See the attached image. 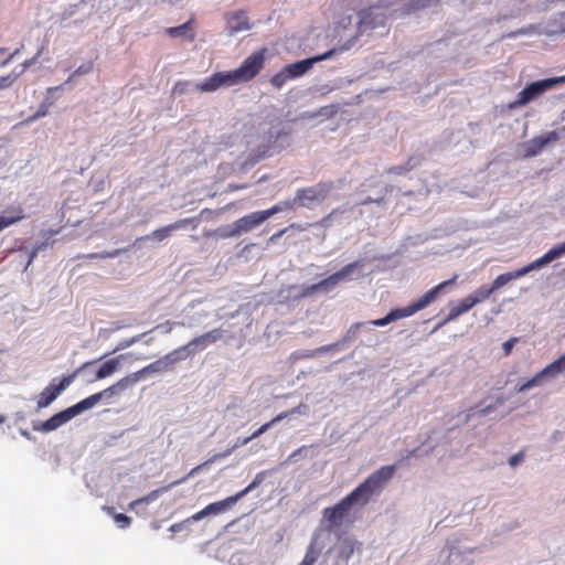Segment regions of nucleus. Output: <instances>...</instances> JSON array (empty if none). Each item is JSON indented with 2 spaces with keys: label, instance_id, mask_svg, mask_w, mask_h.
Instances as JSON below:
<instances>
[{
  "label": "nucleus",
  "instance_id": "25",
  "mask_svg": "<svg viewBox=\"0 0 565 565\" xmlns=\"http://www.w3.org/2000/svg\"><path fill=\"white\" fill-rule=\"evenodd\" d=\"M264 222L265 221L259 211L252 212L235 221L241 235L253 231Z\"/></svg>",
  "mask_w": 565,
  "mask_h": 565
},
{
  "label": "nucleus",
  "instance_id": "27",
  "mask_svg": "<svg viewBox=\"0 0 565 565\" xmlns=\"http://www.w3.org/2000/svg\"><path fill=\"white\" fill-rule=\"evenodd\" d=\"M529 273H531V270H530L529 266L526 265L520 269L499 275L492 281V284L490 286H491V288H493V291H495V290L500 289L501 287L505 286L507 284H509L510 281H512L514 279H519V278L527 275Z\"/></svg>",
  "mask_w": 565,
  "mask_h": 565
},
{
  "label": "nucleus",
  "instance_id": "5",
  "mask_svg": "<svg viewBox=\"0 0 565 565\" xmlns=\"http://www.w3.org/2000/svg\"><path fill=\"white\" fill-rule=\"evenodd\" d=\"M367 502V497H344L333 508H327L323 511L324 519L330 523V526H341L347 522H353L354 515L351 510L355 504L363 505Z\"/></svg>",
  "mask_w": 565,
  "mask_h": 565
},
{
  "label": "nucleus",
  "instance_id": "10",
  "mask_svg": "<svg viewBox=\"0 0 565 565\" xmlns=\"http://www.w3.org/2000/svg\"><path fill=\"white\" fill-rule=\"evenodd\" d=\"M509 399L504 394L495 396H487L480 401L477 405L469 407L466 412L458 415L459 420L462 424L469 423L475 417H486L491 415L498 409L499 406L503 405Z\"/></svg>",
  "mask_w": 565,
  "mask_h": 565
},
{
  "label": "nucleus",
  "instance_id": "63",
  "mask_svg": "<svg viewBox=\"0 0 565 565\" xmlns=\"http://www.w3.org/2000/svg\"><path fill=\"white\" fill-rule=\"evenodd\" d=\"M114 520L117 523V525L121 529H125L130 524V518L122 513L115 514Z\"/></svg>",
  "mask_w": 565,
  "mask_h": 565
},
{
  "label": "nucleus",
  "instance_id": "28",
  "mask_svg": "<svg viewBox=\"0 0 565 565\" xmlns=\"http://www.w3.org/2000/svg\"><path fill=\"white\" fill-rule=\"evenodd\" d=\"M193 356L188 343L170 351L169 353L164 354L163 361L166 362V365L168 369H170L173 364L185 361L186 359Z\"/></svg>",
  "mask_w": 565,
  "mask_h": 565
},
{
  "label": "nucleus",
  "instance_id": "61",
  "mask_svg": "<svg viewBox=\"0 0 565 565\" xmlns=\"http://www.w3.org/2000/svg\"><path fill=\"white\" fill-rule=\"evenodd\" d=\"M174 327H178V323H175V321L171 322V321H166L164 323L162 324H159L157 327H154L153 329H151V333L156 330H160L162 333H169L172 331V329Z\"/></svg>",
  "mask_w": 565,
  "mask_h": 565
},
{
  "label": "nucleus",
  "instance_id": "36",
  "mask_svg": "<svg viewBox=\"0 0 565 565\" xmlns=\"http://www.w3.org/2000/svg\"><path fill=\"white\" fill-rule=\"evenodd\" d=\"M192 20L184 22L181 25L172 26L167 30V33L172 38H188L190 40L194 39V32L192 30Z\"/></svg>",
  "mask_w": 565,
  "mask_h": 565
},
{
  "label": "nucleus",
  "instance_id": "56",
  "mask_svg": "<svg viewBox=\"0 0 565 565\" xmlns=\"http://www.w3.org/2000/svg\"><path fill=\"white\" fill-rule=\"evenodd\" d=\"M319 553L310 545L306 552V555L299 565H313L318 559Z\"/></svg>",
  "mask_w": 565,
  "mask_h": 565
},
{
  "label": "nucleus",
  "instance_id": "39",
  "mask_svg": "<svg viewBox=\"0 0 565 565\" xmlns=\"http://www.w3.org/2000/svg\"><path fill=\"white\" fill-rule=\"evenodd\" d=\"M51 99H52V94L46 93L45 100L38 107L36 111L33 115L29 116L24 120V124L30 125V124L34 122L35 120L46 116L49 114V107L53 103Z\"/></svg>",
  "mask_w": 565,
  "mask_h": 565
},
{
  "label": "nucleus",
  "instance_id": "34",
  "mask_svg": "<svg viewBox=\"0 0 565 565\" xmlns=\"http://www.w3.org/2000/svg\"><path fill=\"white\" fill-rule=\"evenodd\" d=\"M395 189L394 185H385L382 190H381V193L380 195H377L376 198H372V196H362L360 198L355 205H366V204H370V203H375L377 205H382V204H385L386 203V195L391 192H393V190Z\"/></svg>",
  "mask_w": 565,
  "mask_h": 565
},
{
  "label": "nucleus",
  "instance_id": "59",
  "mask_svg": "<svg viewBox=\"0 0 565 565\" xmlns=\"http://www.w3.org/2000/svg\"><path fill=\"white\" fill-rule=\"evenodd\" d=\"M154 497H139L137 500L130 502L129 507L132 510L146 508Z\"/></svg>",
  "mask_w": 565,
  "mask_h": 565
},
{
  "label": "nucleus",
  "instance_id": "23",
  "mask_svg": "<svg viewBox=\"0 0 565 565\" xmlns=\"http://www.w3.org/2000/svg\"><path fill=\"white\" fill-rule=\"evenodd\" d=\"M73 418L74 416L70 407L54 414L52 417L43 422L42 428L44 429V434L51 433L60 428L61 426L65 425Z\"/></svg>",
  "mask_w": 565,
  "mask_h": 565
},
{
  "label": "nucleus",
  "instance_id": "30",
  "mask_svg": "<svg viewBox=\"0 0 565 565\" xmlns=\"http://www.w3.org/2000/svg\"><path fill=\"white\" fill-rule=\"evenodd\" d=\"M100 402V395H97V393L79 401L78 403L70 406V409L74 417L78 416L79 414L93 408Z\"/></svg>",
  "mask_w": 565,
  "mask_h": 565
},
{
  "label": "nucleus",
  "instance_id": "45",
  "mask_svg": "<svg viewBox=\"0 0 565 565\" xmlns=\"http://www.w3.org/2000/svg\"><path fill=\"white\" fill-rule=\"evenodd\" d=\"M215 233L216 236L220 238H231L241 236L238 228L236 227L235 221L231 224L218 227Z\"/></svg>",
  "mask_w": 565,
  "mask_h": 565
},
{
  "label": "nucleus",
  "instance_id": "22",
  "mask_svg": "<svg viewBox=\"0 0 565 565\" xmlns=\"http://www.w3.org/2000/svg\"><path fill=\"white\" fill-rule=\"evenodd\" d=\"M253 439L250 438V436L248 437H237L235 443L233 444L232 447L227 448L226 450H224L223 452H218V454H215L214 456H212L210 459H207L205 462H203L202 465H199L196 467H194L189 476L195 473L196 471H199L200 469H202L203 467H206L209 466L210 463L216 461V460H220V459H224V458H227L228 456L232 455V452L239 448V447H243L245 445H247L249 441H252Z\"/></svg>",
  "mask_w": 565,
  "mask_h": 565
},
{
  "label": "nucleus",
  "instance_id": "26",
  "mask_svg": "<svg viewBox=\"0 0 565 565\" xmlns=\"http://www.w3.org/2000/svg\"><path fill=\"white\" fill-rule=\"evenodd\" d=\"M377 321H379V319L370 320V321H365V322L353 323L347 331L345 335L341 340H338V341L343 342V349H345L349 343H351L352 341H354L356 339V335L360 332V330L363 329L366 331H371L373 327H385L386 326V324H376Z\"/></svg>",
  "mask_w": 565,
  "mask_h": 565
},
{
  "label": "nucleus",
  "instance_id": "50",
  "mask_svg": "<svg viewBox=\"0 0 565 565\" xmlns=\"http://www.w3.org/2000/svg\"><path fill=\"white\" fill-rule=\"evenodd\" d=\"M126 249H121V248H117V249H113V250H103V252H98V253L87 254V255H85V257L90 258V259L115 258V257L119 256Z\"/></svg>",
  "mask_w": 565,
  "mask_h": 565
},
{
  "label": "nucleus",
  "instance_id": "54",
  "mask_svg": "<svg viewBox=\"0 0 565 565\" xmlns=\"http://www.w3.org/2000/svg\"><path fill=\"white\" fill-rule=\"evenodd\" d=\"M52 243L50 242V237H47L46 239L42 241V242H38L33 249L31 250V253L29 254V259H28V263L25 265V269L29 267V265L32 263V260L34 259V257L42 250H45Z\"/></svg>",
  "mask_w": 565,
  "mask_h": 565
},
{
  "label": "nucleus",
  "instance_id": "6",
  "mask_svg": "<svg viewBox=\"0 0 565 565\" xmlns=\"http://www.w3.org/2000/svg\"><path fill=\"white\" fill-rule=\"evenodd\" d=\"M97 361H87L83 363L73 374L64 376L57 384L55 380L52 381L39 395L36 398L38 408L42 409L50 406L61 394L65 391L74 381L75 376L79 373L86 371L90 365L95 364Z\"/></svg>",
  "mask_w": 565,
  "mask_h": 565
},
{
  "label": "nucleus",
  "instance_id": "51",
  "mask_svg": "<svg viewBox=\"0 0 565 565\" xmlns=\"http://www.w3.org/2000/svg\"><path fill=\"white\" fill-rule=\"evenodd\" d=\"M289 74L286 71V67L284 66L277 74H275L270 78V83L276 88H281L288 81L291 79V77L288 76Z\"/></svg>",
  "mask_w": 565,
  "mask_h": 565
},
{
  "label": "nucleus",
  "instance_id": "20",
  "mask_svg": "<svg viewBox=\"0 0 565 565\" xmlns=\"http://www.w3.org/2000/svg\"><path fill=\"white\" fill-rule=\"evenodd\" d=\"M365 260H354L335 271L341 282L353 281L364 275Z\"/></svg>",
  "mask_w": 565,
  "mask_h": 565
},
{
  "label": "nucleus",
  "instance_id": "38",
  "mask_svg": "<svg viewBox=\"0 0 565 565\" xmlns=\"http://www.w3.org/2000/svg\"><path fill=\"white\" fill-rule=\"evenodd\" d=\"M168 366L166 365V362L163 361V358H159L158 360L153 361L152 363L146 365L141 370L138 371V374L140 379H142L147 374H154V373H162L168 371Z\"/></svg>",
  "mask_w": 565,
  "mask_h": 565
},
{
  "label": "nucleus",
  "instance_id": "32",
  "mask_svg": "<svg viewBox=\"0 0 565 565\" xmlns=\"http://www.w3.org/2000/svg\"><path fill=\"white\" fill-rule=\"evenodd\" d=\"M472 307L475 306L472 305L470 298L468 296L465 297L457 305L449 309V312L444 322L446 323L457 319L459 316L468 312Z\"/></svg>",
  "mask_w": 565,
  "mask_h": 565
},
{
  "label": "nucleus",
  "instance_id": "41",
  "mask_svg": "<svg viewBox=\"0 0 565 565\" xmlns=\"http://www.w3.org/2000/svg\"><path fill=\"white\" fill-rule=\"evenodd\" d=\"M493 288L488 285L480 286L477 290L468 295L473 306L484 301L493 294Z\"/></svg>",
  "mask_w": 565,
  "mask_h": 565
},
{
  "label": "nucleus",
  "instance_id": "53",
  "mask_svg": "<svg viewBox=\"0 0 565 565\" xmlns=\"http://www.w3.org/2000/svg\"><path fill=\"white\" fill-rule=\"evenodd\" d=\"M343 350V342H334L330 344L322 345L320 348H317L313 350L315 358L319 356L320 354L330 353V352H337Z\"/></svg>",
  "mask_w": 565,
  "mask_h": 565
},
{
  "label": "nucleus",
  "instance_id": "46",
  "mask_svg": "<svg viewBox=\"0 0 565 565\" xmlns=\"http://www.w3.org/2000/svg\"><path fill=\"white\" fill-rule=\"evenodd\" d=\"M215 233L216 236L220 238H231L241 236L238 228L236 227L235 221L231 224L218 227Z\"/></svg>",
  "mask_w": 565,
  "mask_h": 565
},
{
  "label": "nucleus",
  "instance_id": "11",
  "mask_svg": "<svg viewBox=\"0 0 565 565\" xmlns=\"http://www.w3.org/2000/svg\"><path fill=\"white\" fill-rule=\"evenodd\" d=\"M189 225H191L192 228L195 230L199 225V218L198 217H188V218L178 220L174 223H171L167 226L154 230L152 233H150L148 235L137 237L134 241L132 246L136 248H141L142 243H145L147 241L162 242L166 238H168L174 231L185 228Z\"/></svg>",
  "mask_w": 565,
  "mask_h": 565
},
{
  "label": "nucleus",
  "instance_id": "52",
  "mask_svg": "<svg viewBox=\"0 0 565 565\" xmlns=\"http://www.w3.org/2000/svg\"><path fill=\"white\" fill-rule=\"evenodd\" d=\"M267 476V471H262L257 473L255 479L245 489L238 491L236 494L243 495L247 494L250 491H254L257 488V486L260 484L266 479Z\"/></svg>",
  "mask_w": 565,
  "mask_h": 565
},
{
  "label": "nucleus",
  "instance_id": "17",
  "mask_svg": "<svg viewBox=\"0 0 565 565\" xmlns=\"http://www.w3.org/2000/svg\"><path fill=\"white\" fill-rule=\"evenodd\" d=\"M241 497H226L224 500L214 502L192 515V520L198 521L209 515H217L231 510Z\"/></svg>",
  "mask_w": 565,
  "mask_h": 565
},
{
  "label": "nucleus",
  "instance_id": "40",
  "mask_svg": "<svg viewBox=\"0 0 565 565\" xmlns=\"http://www.w3.org/2000/svg\"><path fill=\"white\" fill-rule=\"evenodd\" d=\"M150 333H151V331H147V332H143L141 334H137V335H135V337H132L130 339L121 340L120 342H118V344L115 347V349L111 352L104 354L100 359H104V358H106L107 355H109L111 353H115V352H118V351H122L125 349L130 348L135 343L143 340Z\"/></svg>",
  "mask_w": 565,
  "mask_h": 565
},
{
  "label": "nucleus",
  "instance_id": "13",
  "mask_svg": "<svg viewBox=\"0 0 565 565\" xmlns=\"http://www.w3.org/2000/svg\"><path fill=\"white\" fill-rule=\"evenodd\" d=\"M309 411H310L309 406L307 404H305V403H301L298 406H296V407H294V408H291L289 411L279 413L271 420H269L268 423H265L258 429H256L250 435V438L252 439L258 438L259 436H262L263 434L268 431L271 427H274L277 423H279V422L284 420V419H291L296 415L308 416L309 415Z\"/></svg>",
  "mask_w": 565,
  "mask_h": 565
},
{
  "label": "nucleus",
  "instance_id": "3",
  "mask_svg": "<svg viewBox=\"0 0 565 565\" xmlns=\"http://www.w3.org/2000/svg\"><path fill=\"white\" fill-rule=\"evenodd\" d=\"M456 279L457 276H454L451 279L438 284L437 286L425 292L423 296H420L417 300H415L414 302L404 308L392 309L385 317L380 318L376 324H390L391 322H394L402 318L411 317L417 311L425 309L433 301H435L439 295L446 292V289L452 286Z\"/></svg>",
  "mask_w": 565,
  "mask_h": 565
},
{
  "label": "nucleus",
  "instance_id": "29",
  "mask_svg": "<svg viewBox=\"0 0 565 565\" xmlns=\"http://www.w3.org/2000/svg\"><path fill=\"white\" fill-rule=\"evenodd\" d=\"M24 217L23 210L14 206L0 213V232Z\"/></svg>",
  "mask_w": 565,
  "mask_h": 565
},
{
  "label": "nucleus",
  "instance_id": "9",
  "mask_svg": "<svg viewBox=\"0 0 565 565\" xmlns=\"http://www.w3.org/2000/svg\"><path fill=\"white\" fill-rule=\"evenodd\" d=\"M509 399L504 394L495 396H487L480 401L477 405L469 407L466 412L458 415L459 420L462 424L469 423L475 417H486L491 415L498 409L499 406L503 405Z\"/></svg>",
  "mask_w": 565,
  "mask_h": 565
},
{
  "label": "nucleus",
  "instance_id": "12",
  "mask_svg": "<svg viewBox=\"0 0 565 565\" xmlns=\"http://www.w3.org/2000/svg\"><path fill=\"white\" fill-rule=\"evenodd\" d=\"M335 52H337L335 49H331L322 54H318V55L285 65L286 71L289 74L288 76L291 77V79L301 77L309 70H311L316 63L330 58L331 56H333L335 54Z\"/></svg>",
  "mask_w": 565,
  "mask_h": 565
},
{
  "label": "nucleus",
  "instance_id": "33",
  "mask_svg": "<svg viewBox=\"0 0 565 565\" xmlns=\"http://www.w3.org/2000/svg\"><path fill=\"white\" fill-rule=\"evenodd\" d=\"M562 373H565V353L542 370V375L546 379L556 377Z\"/></svg>",
  "mask_w": 565,
  "mask_h": 565
},
{
  "label": "nucleus",
  "instance_id": "57",
  "mask_svg": "<svg viewBox=\"0 0 565 565\" xmlns=\"http://www.w3.org/2000/svg\"><path fill=\"white\" fill-rule=\"evenodd\" d=\"M439 0H411L409 7L414 10L426 9L437 4Z\"/></svg>",
  "mask_w": 565,
  "mask_h": 565
},
{
  "label": "nucleus",
  "instance_id": "58",
  "mask_svg": "<svg viewBox=\"0 0 565 565\" xmlns=\"http://www.w3.org/2000/svg\"><path fill=\"white\" fill-rule=\"evenodd\" d=\"M20 76V73L12 72L6 76H0V90L10 87Z\"/></svg>",
  "mask_w": 565,
  "mask_h": 565
},
{
  "label": "nucleus",
  "instance_id": "7",
  "mask_svg": "<svg viewBox=\"0 0 565 565\" xmlns=\"http://www.w3.org/2000/svg\"><path fill=\"white\" fill-rule=\"evenodd\" d=\"M565 83V75L558 77H550L527 84L519 94L518 98L510 104V108H516L529 104L530 102L537 98L540 95L545 93L547 89L554 87L557 84Z\"/></svg>",
  "mask_w": 565,
  "mask_h": 565
},
{
  "label": "nucleus",
  "instance_id": "2",
  "mask_svg": "<svg viewBox=\"0 0 565 565\" xmlns=\"http://www.w3.org/2000/svg\"><path fill=\"white\" fill-rule=\"evenodd\" d=\"M386 21V14L382 7L372 6L358 13L356 21L351 25V18L342 19L337 26L339 42H342L340 50H350L358 35L367 33L376 28L383 26Z\"/></svg>",
  "mask_w": 565,
  "mask_h": 565
},
{
  "label": "nucleus",
  "instance_id": "48",
  "mask_svg": "<svg viewBox=\"0 0 565 565\" xmlns=\"http://www.w3.org/2000/svg\"><path fill=\"white\" fill-rule=\"evenodd\" d=\"M305 359H315L313 350H305V349L296 350V351L291 352L288 356V361L291 364H295L298 361L305 360Z\"/></svg>",
  "mask_w": 565,
  "mask_h": 565
},
{
  "label": "nucleus",
  "instance_id": "4",
  "mask_svg": "<svg viewBox=\"0 0 565 565\" xmlns=\"http://www.w3.org/2000/svg\"><path fill=\"white\" fill-rule=\"evenodd\" d=\"M333 189L332 181H322L312 186L298 189L292 199L294 206L298 205L311 210L321 204Z\"/></svg>",
  "mask_w": 565,
  "mask_h": 565
},
{
  "label": "nucleus",
  "instance_id": "43",
  "mask_svg": "<svg viewBox=\"0 0 565 565\" xmlns=\"http://www.w3.org/2000/svg\"><path fill=\"white\" fill-rule=\"evenodd\" d=\"M201 83L202 82L193 83V82H190V81L177 82L174 84V86H173V93L174 94H179V95L186 94V93H190V92H201V93H203L199 87H196Z\"/></svg>",
  "mask_w": 565,
  "mask_h": 565
},
{
  "label": "nucleus",
  "instance_id": "31",
  "mask_svg": "<svg viewBox=\"0 0 565 565\" xmlns=\"http://www.w3.org/2000/svg\"><path fill=\"white\" fill-rule=\"evenodd\" d=\"M94 68V63L92 61L85 62L82 65H79L71 75L70 77L60 86L50 87L47 88V94H53L54 92L58 89H63L67 84H70L76 76H82L89 74Z\"/></svg>",
  "mask_w": 565,
  "mask_h": 565
},
{
  "label": "nucleus",
  "instance_id": "8",
  "mask_svg": "<svg viewBox=\"0 0 565 565\" xmlns=\"http://www.w3.org/2000/svg\"><path fill=\"white\" fill-rule=\"evenodd\" d=\"M395 470V465L381 467L372 475H370L349 494H373L374 492L382 491L387 482L393 478Z\"/></svg>",
  "mask_w": 565,
  "mask_h": 565
},
{
  "label": "nucleus",
  "instance_id": "37",
  "mask_svg": "<svg viewBox=\"0 0 565 565\" xmlns=\"http://www.w3.org/2000/svg\"><path fill=\"white\" fill-rule=\"evenodd\" d=\"M340 282L341 281H340L337 273H333L329 277L320 280L318 284L312 285L311 289L313 291H324V292H328V291H331L332 289H334Z\"/></svg>",
  "mask_w": 565,
  "mask_h": 565
},
{
  "label": "nucleus",
  "instance_id": "42",
  "mask_svg": "<svg viewBox=\"0 0 565 565\" xmlns=\"http://www.w3.org/2000/svg\"><path fill=\"white\" fill-rule=\"evenodd\" d=\"M294 209V202L292 200H286L282 202H279L271 206L268 210L259 211L263 215L264 221L268 220L270 216L275 215L276 213H279L281 211Z\"/></svg>",
  "mask_w": 565,
  "mask_h": 565
},
{
  "label": "nucleus",
  "instance_id": "60",
  "mask_svg": "<svg viewBox=\"0 0 565 565\" xmlns=\"http://www.w3.org/2000/svg\"><path fill=\"white\" fill-rule=\"evenodd\" d=\"M119 393L120 392L118 391V388L116 387V385L114 383L109 387L98 392L97 395H100V401H102L103 398H110Z\"/></svg>",
  "mask_w": 565,
  "mask_h": 565
},
{
  "label": "nucleus",
  "instance_id": "49",
  "mask_svg": "<svg viewBox=\"0 0 565 565\" xmlns=\"http://www.w3.org/2000/svg\"><path fill=\"white\" fill-rule=\"evenodd\" d=\"M345 212L344 209H334L327 216L320 221V225L323 227L331 226L334 222L340 223L339 217Z\"/></svg>",
  "mask_w": 565,
  "mask_h": 565
},
{
  "label": "nucleus",
  "instance_id": "1",
  "mask_svg": "<svg viewBox=\"0 0 565 565\" xmlns=\"http://www.w3.org/2000/svg\"><path fill=\"white\" fill-rule=\"evenodd\" d=\"M265 52V49L253 52L242 62L239 67L232 71L216 72L202 81L196 87L202 92L213 93L222 87H231L250 81L263 68Z\"/></svg>",
  "mask_w": 565,
  "mask_h": 565
},
{
  "label": "nucleus",
  "instance_id": "18",
  "mask_svg": "<svg viewBox=\"0 0 565 565\" xmlns=\"http://www.w3.org/2000/svg\"><path fill=\"white\" fill-rule=\"evenodd\" d=\"M224 418L228 424V428H231L232 430L239 429L248 420L246 409L242 405L236 403H233L227 406L224 414Z\"/></svg>",
  "mask_w": 565,
  "mask_h": 565
},
{
  "label": "nucleus",
  "instance_id": "62",
  "mask_svg": "<svg viewBox=\"0 0 565 565\" xmlns=\"http://www.w3.org/2000/svg\"><path fill=\"white\" fill-rule=\"evenodd\" d=\"M525 455L523 451H519L509 458V465L511 468L518 467L524 461Z\"/></svg>",
  "mask_w": 565,
  "mask_h": 565
},
{
  "label": "nucleus",
  "instance_id": "47",
  "mask_svg": "<svg viewBox=\"0 0 565 565\" xmlns=\"http://www.w3.org/2000/svg\"><path fill=\"white\" fill-rule=\"evenodd\" d=\"M316 456V450L313 446H301L291 452L288 457V461L296 462L299 457H309L313 458Z\"/></svg>",
  "mask_w": 565,
  "mask_h": 565
},
{
  "label": "nucleus",
  "instance_id": "14",
  "mask_svg": "<svg viewBox=\"0 0 565 565\" xmlns=\"http://www.w3.org/2000/svg\"><path fill=\"white\" fill-rule=\"evenodd\" d=\"M559 139V132L556 130L548 131L544 135L532 138L523 143V151L525 157H535L551 142Z\"/></svg>",
  "mask_w": 565,
  "mask_h": 565
},
{
  "label": "nucleus",
  "instance_id": "24",
  "mask_svg": "<svg viewBox=\"0 0 565 565\" xmlns=\"http://www.w3.org/2000/svg\"><path fill=\"white\" fill-rule=\"evenodd\" d=\"M276 137L270 132L267 137H264L266 141H263L262 143L257 145V147L254 149H250L248 158L245 162L246 166L253 167L256 164L260 159L265 158L269 153L270 143L274 141Z\"/></svg>",
  "mask_w": 565,
  "mask_h": 565
},
{
  "label": "nucleus",
  "instance_id": "64",
  "mask_svg": "<svg viewBox=\"0 0 565 565\" xmlns=\"http://www.w3.org/2000/svg\"><path fill=\"white\" fill-rule=\"evenodd\" d=\"M175 323H178V327H186V328H195L199 326L200 323V318H190L188 320H182V321H175Z\"/></svg>",
  "mask_w": 565,
  "mask_h": 565
},
{
  "label": "nucleus",
  "instance_id": "21",
  "mask_svg": "<svg viewBox=\"0 0 565 565\" xmlns=\"http://www.w3.org/2000/svg\"><path fill=\"white\" fill-rule=\"evenodd\" d=\"M565 255V241L550 248L543 256L527 264L531 271L537 270L551 262Z\"/></svg>",
  "mask_w": 565,
  "mask_h": 565
},
{
  "label": "nucleus",
  "instance_id": "35",
  "mask_svg": "<svg viewBox=\"0 0 565 565\" xmlns=\"http://www.w3.org/2000/svg\"><path fill=\"white\" fill-rule=\"evenodd\" d=\"M420 160H422L420 157L412 156L408 158V160L404 164L391 167L390 169H387V172L396 174V175H403V174L407 173L408 171L413 170L414 168H416L417 166H419Z\"/></svg>",
  "mask_w": 565,
  "mask_h": 565
},
{
  "label": "nucleus",
  "instance_id": "16",
  "mask_svg": "<svg viewBox=\"0 0 565 565\" xmlns=\"http://www.w3.org/2000/svg\"><path fill=\"white\" fill-rule=\"evenodd\" d=\"M226 31L228 35L248 31L252 24L245 11H233L226 14Z\"/></svg>",
  "mask_w": 565,
  "mask_h": 565
},
{
  "label": "nucleus",
  "instance_id": "19",
  "mask_svg": "<svg viewBox=\"0 0 565 565\" xmlns=\"http://www.w3.org/2000/svg\"><path fill=\"white\" fill-rule=\"evenodd\" d=\"M125 358L126 354H119L116 358L105 361L95 372L94 377L88 380V382L93 383L111 376L113 374L120 370L121 362L125 360Z\"/></svg>",
  "mask_w": 565,
  "mask_h": 565
},
{
  "label": "nucleus",
  "instance_id": "55",
  "mask_svg": "<svg viewBox=\"0 0 565 565\" xmlns=\"http://www.w3.org/2000/svg\"><path fill=\"white\" fill-rule=\"evenodd\" d=\"M545 379H546L545 375H542V371H541L535 376H533L532 379L524 382L523 387H525V391H527L533 387L541 386Z\"/></svg>",
  "mask_w": 565,
  "mask_h": 565
},
{
  "label": "nucleus",
  "instance_id": "44",
  "mask_svg": "<svg viewBox=\"0 0 565 565\" xmlns=\"http://www.w3.org/2000/svg\"><path fill=\"white\" fill-rule=\"evenodd\" d=\"M140 376L138 374V371L137 372H134L127 376H124L122 379H120L119 381H117L115 383L116 387L118 388L119 392H122L125 390H127L128 387L135 385L136 383H138L140 381Z\"/></svg>",
  "mask_w": 565,
  "mask_h": 565
},
{
  "label": "nucleus",
  "instance_id": "15",
  "mask_svg": "<svg viewBox=\"0 0 565 565\" xmlns=\"http://www.w3.org/2000/svg\"><path fill=\"white\" fill-rule=\"evenodd\" d=\"M223 337V330L215 328L203 334H200L188 342L192 355L204 351L210 345L216 343Z\"/></svg>",
  "mask_w": 565,
  "mask_h": 565
}]
</instances>
